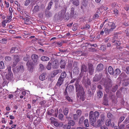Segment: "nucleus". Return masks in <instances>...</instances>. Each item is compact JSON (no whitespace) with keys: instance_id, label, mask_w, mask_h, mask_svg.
I'll use <instances>...</instances> for the list:
<instances>
[{"instance_id":"nucleus-40","label":"nucleus","mask_w":129,"mask_h":129,"mask_svg":"<svg viewBox=\"0 0 129 129\" xmlns=\"http://www.w3.org/2000/svg\"><path fill=\"white\" fill-rule=\"evenodd\" d=\"M71 12L70 13V16L72 17L74 14V9L73 7H72L71 10Z\"/></svg>"},{"instance_id":"nucleus-6","label":"nucleus","mask_w":129,"mask_h":129,"mask_svg":"<svg viewBox=\"0 0 129 129\" xmlns=\"http://www.w3.org/2000/svg\"><path fill=\"white\" fill-rule=\"evenodd\" d=\"M24 70V66L22 65H21L19 67H17L15 69H13V70L14 73L20 72H23Z\"/></svg>"},{"instance_id":"nucleus-21","label":"nucleus","mask_w":129,"mask_h":129,"mask_svg":"<svg viewBox=\"0 0 129 129\" xmlns=\"http://www.w3.org/2000/svg\"><path fill=\"white\" fill-rule=\"evenodd\" d=\"M109 27H110V29L112 31L115 29L116 27L114 23L112 22L110 23V24H109Z\"/></svg>"},{"instance_id":"nucleus-45","label":"nucleus","mask_w":129,"mask_h":129,"mask_svg":"<svg viewBox=\"0 0 129 129\" xmlns=\"http://www.w3.org/2000/svg\"><path fill=\"white\" fill-rule=\"evenodd\" d=\"M100 120L101 121L102 123H104V119H105V116L104 115L102 114L100 116Z\"/></svg>"},{"instance_id":"nucleus-51","label":"nucleus","mask_w":129,"mask_h":129,"mask_svg":"<svg viewBox=\"0 0 129 129\" xmlns=\"http://www.w3.org/2000/svg\"><path fill=\"white\" fill-rule=\"evenodd\" d=\"M54 112L53 110L51 109L50 110H49L47 111V114L48 115H50L52 114Z\"/></svg>"},{"instance_id":"nucleus-18","label":"nucleus","mask_w":129,"mask_h":129,"mask_svg":"<svg viewBox=\"0 0 129 129\" xmlns=\"http://www.w3.org/2000/svg\"><path fill=\"white\" fill-rule=\"evenodd\" d=\"M64 79L59 77L56 85L58 86L59 87L62 84L63 81Z\"/></svg>"},{"instance_id":"nucleus-12","label":"nucleus","mask_w":129,"mask_h":129,"mask_svg":"<svg viewBox=\"0 0 129 129\" xmlns=\"http://www.w3.org/2000/svg\"><path fill=\"white\" fill-rule=\"evenodd\" d=\"M102 77L101 74H99V75H96L93 78V80L95 82L98 81L101 79Z\"/></svg>"},{"instance_id":"nucleus-56","label":"nucleus","mask_w":129,"mask_h":129,"mask_svg":"<svg viewBox=\"0 0 129 129\" xmlns=\"http://www.w3.org/2000/svg\"><path fill=\"white\" fill-rule=\"evenodd\" d=\"M107 117L109 118H112L113 117L112 115L109 112L107 113Z\"/></svg>"},{"instance_id":"nucleus-17","label":"nucleus","mask_w":129,"mask_h":129,"mask_svg":"<svg viewBox=\"0 0 129 129\" xmlns=\"http://www.w3.org/2000/svg\"><path fill=\"white\" fill-rule=\"evenodd\" d=\"M87 66L83 64L82 65L81 69V72H86L87 71Z\"/></svg>"},{"instance_id":"nucleus-41","label":"nucleus","mask_w":129,"mask_h":129,"mask_svg":"<svg viewBox=\"0 0 129 129\" xmlns=\"http://www.w3.org/2000/svg\"><path fill=\"white\" fill-rule=\"evenodd\" d=\"M39 70L40 71H42L44 69V65L40 63L39 65Z\"/></svg>"},{"instance_id":"nucleus-53","label":"nucleus","mask_w":129,"mask_h":129,"mask_svg":"<svg viewBox=\"0 0 129 129\" xmlns=\"http://www.w3.org/2000/svg\"><path fill=\"white\" fill-rule=\"evenodd\" d=\"M100 49L103 51H105L106 50V46L104 45L101 46Z\"/></svg>"},{"instance_id":"nucleus-52","label":"nucleus","mask_w":129,"mask_h":129,"mask_svg":"<svg viewBox=\"0 0 129 129\" xmlns=\"http://www.w3.org/2000/svg\"><path fill=\"white\" fill-rule=\"evenodd\" d=\"M4 66L3 62L1 61L0 62V69H3L4 68Z\"/></svg>"},{"instance_id":"nucleus-23","label":"nucleus","mask_w":129,"mask_h":129,"mask_svg":"<svg viewBox=\"0 0 129 129\" xmlns=\"http://www.w3.org/2000/svg\"><path fill=\"white\" fill-rule=\"evenodd\" d=\"M108 71L109 73L111 75H113L114 73L112 68L111 66H109L108 68Z\"/></svg>"},{"instance_id":"nucleus-44","label":"nucleus","mask_w":129,"mask_h":129,"mask_svg":"<svg viewBox=\"0 0 129 129\" xmlns=\"http://www.w3.org/2000/svg\"><path fill=\"white\" fill-rule=\"evenodd\" d=\"M121 73V71L119 69H116L114 71V73L117 75L120 74Z\"/></svg>"},{"instance_id":"nucleus-8","label":"nucleus","mask_w":129,"mask_h":129,"mask_svg":"<svg viewBox=\"0 0 129 129\" xmlns=\"http://www.w3.org/2000/svg\"><path fill=\"white\" fill-rule=\"evenodd\" d=\"M74 86L73 85H70L67 86L64 92L65 95H66L67 93V91L68 92H72L74 90Z\"/></svg>"},{"instance_id":"nucleus-59","label":"nucleus","mask_w":129,"mask_h":129,"mask_svg":"<svg viewBox=\"0 0 129 129\" xmlns=\"http://www.w3.org/2000/svg\"><path fill=\"white\" fill-rule=\"evenodd\" d=\"M7 40L5 38H3L2 40H0V42L4 44L6 42Z\"/></svg>"},{"instance_id":"nucleus-11","label":"nucleus","mask_w":129,"mask_h":129,"mask_svg":"<svg viewBox=\"0 0 129 129\" xmlns=\"http://www.w3.org/2000/svg\"><path fill=\"white\" fill-rule=\"evenodd\" d=\"M129 84V78L127 77H126V78L124 79L122 85L123 86H126Z\"/></svg>"},{"instance_id":"nucleus-60","label":"nucleus","mask_w":129,"mask_h":129,"mask_svg":"<svg viewBox=\"0 0 129 129\" xmlns=\"http://www.w3.org/2000/svg\"><path fill=\"white\" fill-rule=\"evenodd\" d=\"M66 98L68 100L69 102H72V100L71 99V98L69 96H66Z\"/></svg>"},{"instance_id":"nucleus-64","label":"nucleus","mask_w":129,"mask_h":129,"mask_svg":"<svg viewBox=\"0 0 129 129\" xmlns=\"http://www.w3.org/2000/svg\"><path fill=\"white\" fill-rule=\"evenodd\" d=\"M126 73L127 74H129V66L127 67L125 70Z\"/></svg>"},{"instance_id":"nucleus-38","label":"nucleus","mask_w":129,"mask_h":129,"mask_svg":"<svg viewBox=\"0 0 129 129\" xmlns=\"http://www.w3.org/2000/svg\"><path fill=\"white\" fill-rule=\"evenodd\" d=\"M52 67V64L51 62L50 61L48 62L47 67V69L48 70H50L51 68Z\"/></svg>"},{"instance_id":"nucleus-58","label":"nucleus","mask_w":129,"mask_h":129,"mask_svg":"<svg viewBox=\"0 0 129 129\" xmlns=\"http://www.w3.org/2000/svg\"><path fill=\"white\" fill-rule=\"evenodd\" d=\"M119 129H124L125 127V125L124 124H121L119 126L118 125Z\"/></svg>"},{"instance_id":"nucleus-26","label":"nucleus","mask_w":129,"mask_h":129,"mask_svg":"<svg viewBox=\"0 0 129 129\" xmlns=\"http://www.w3.org/2000/svg\"><path fill=\"white\" fill-rule=\"evenodd\" d=\"M103 124V123L101 122L100 119H99L98 120L96 123V125L95 127H99L101 126L102 124Z\"/></svg>"},{"instance_id":"nucleus-27","label":"nucleus","mask_w":129,"mask_h":129,"mask_svg":"<svg viewBox=\"0 0 129 129\" xmlns=\"http://www.w3.org/2000/svg\"><path fill=\"white\" fill-rule=\"evenodd\" d=\"M53 4V0H51L49 4V5H48L47 7L46 8V9H47V10H50Z\"/></svg>"},{"instance_id":"nucleus-4","label":"nucleus","mask_w":129,"mask_h":129,"mask_svg":"<svg viewBox=\"0 0 129 129\" xmlns=\"http://www.w3.org/2000/svg\"><path fill=\"white\" fill-rule=\"evenodd\" d=\"M89 120L91 125L94 126V123L95 122L96 119L95 117L94 116L93 114V112L91 111L89 114Z\"/></svg>"},{"instance_id":"nucleus-31","label":"nucleus","mask_w":129,"mask_h":129,"mask_svg":"<svg viewBox=\"0 0 129 129\" xmlns=\"http://www.w3.org/2000/svg\"><path fill=\"white\" fill-rule=\"evenodd\" d=\"M51 122L52 123H53L54 125L56 127H58L60 125V124L57 121H51Z\"/></svg>"},{"instance_id":"nucleus-35","label":"nucleus","mask_w":129,"mask_h":129,"mask_svg":"<svg viewBox=\"0 0 129 129\" xmlns=\"http://www.w3.org/2000/svg\"><path fill=\"white\" fill-rule=\"evenodd\" d=\"M125 117L124 116H121L119 118L118 122V125H119V124L121 123L122 121L124 120L125 119Z\"/></svg>"},{"instance_id":"nucleus-28","label":"nucleus","mask_w":129,"mask_h":129,"mask_svg":"<svg viewBox=\"0 0 129 129\" xmlns=\"http://www.w3.org/2000/svg\"><path fill=\"white\" fill-rule=\"evenodd\" d=\"M102 91H100V90L97 91V95L98 98H101L103 96V93Z\"/></svg>"},{"instance_id":"nucleus-3","label":"nucleus","mask_w":129,"mask_h":129,"mask_svg":"<svg viewBox=\"0 0 129 129\" xmlns=\"http://www.w3.org/2000/svg\"><path fill=\"white\" fill-rule=\"evenodd\" d=\"M104 85L106 91H108L109 89L112 86V83L111 80L108 79L104 83Z\"/></svg>"},{"instance_id":"nucleus-9","label":"nucleus","mask_w":129,"mask_h":129,"mask_svg":"<svg viewBox=\"0 0 129 129\" xmlns=\"http://www.w3.org/2000/svg\"><path fill=\"white\" fill-rule=\"evenodd\" d=\"M82 82L84 84H87L88 85H90L91 84L90 80L85 76L83 78Z\"/></svg>"},{"instance_id":"nucleus-14","label":"nucleus","mask_w":129,"mask_h":129,"mask_svg":"<svg viewBox=\"0 0 129 129\" xmlns=\"http://www.w3.org/2000/svg\"><path fill=\"white\" fill-rule=\"evenodd\" d=\"M31 58L33 61L36 63L37 62L38 58V56L36 54H34L31 56Z\"/></svg>"},{"instance_id":"nucleus-46","label":"nucleus","mask_w":129,"mask_h":129,"mask_svg":"<svg viewBox=\"0 0 129 129\" xmlns=\"http://www.w3.org/2000/svg\"><path fill=\"white\" fill-rule=\"evenodd\" d=\"M129 122V116L125 119V120L123 122L124 124H127Z\"/></svg>"},{"instance_id":"nucleus-13","label":"nucleus","mask_w":129,"mask_h":129,"mask_svg":"<svg viewBox=\"0 0 129 129\" xmlns=\"http://www.w3.org/2000/svg\"><path fill=\"white\" fill-rule=\"evenodd\" d=\"M77 63L76 62H74L73 64V66L75 67L73 70V71L74 73H75V74H78L79 72V68L76 67Z\"/></svg>"},{"instance_id":"nucleus-33","label":"nucleus","mask_w":129,"mask_h":129,"mask_svg":"<svg viewBox=\"0 0 129 129\" xmlns=\"http://www.w3.org/2000/svg\"><path fill=\"white\" fill-rule=\"evenodd\" d=\"M66 76V74L65 72H63L61 73L60 78L63 79L65 78Z\"/></svg>"},{"instance_id":"nucleus-22","label":"nucleus","mask_w":129,"mask_h":129,"mask_svg":"<svg viewBox=\"0 0 129 129\" xmlns=\"http://www.w3.org/2000/svg\"><path fill=\"white\" fill-rule=\"evenodd\" d=\"M52 64V67L53 68L56 69L58 68V66L57 62L56 61H54L51 62Z\"/></svg>"},{"instance_id":"nucleus-48","label":"nucleus","mask_w":129,"mask_h":129,"mask_svg":"<svg viewBox=\"0 0 129 129\" xmlns=\"http://www.w3.org/2000/svg\"><path fill=\"white\" fill-rule=\"evenodd\" d=\"M5 60L7 62L10 61L11 60L12 58L10 57L6 56L5 57Z\"/></svg>"},{"instance_id":"nucleus-34","label":"nucleus","mask_w":129,"mask_h":129,"mask_svg":"<svg viewBox=\"0 0 129 129\" xmlns=\"http://www.w3.org/2000/svg\"><path fill=\"white\" fill-rule=\"evenodd\" d=\"M112 31L110 28H105L104 29L105 33L107 35L109 33H111Z\"/></svg>"},{"instance_id":"nucleus-61","label":"nucleus","mask_w":129,"mask_h":129,"mask_svg":"<svg viewBox=\"0 0 129 129\" xmlns=\"http://www.w3.org/2000/svg\"><path fill=\"white\" fill-rule=\"evenodd\" d=\"M73 117L74 119L77 120L78 119V116L76 114H73Z\"/></svg>"},{"instance_id":"nucleus-25","label":"nucleus","mask_w":129,"mask_h":129,"mask_svg":"<svg viewBox=\"0 0 129 129\" xmlns=\"http://www.w3.org/2000/svg\"><path fill=\"white\" fill-rule=\"evenodd\" d=\"M41 60L43 61H45L49 60H50V58L46 56H43L41 58Z\"/></svg>"},{"instance_id":"nucleus-39","label":"nucleus","mask_w":129,"mask_h":129,"mask_svg":"<svg viewBox=\"0 0 129 129\" xmlns=\"http://www.w3.org/2000/svg\"><path fill=\"white\" fill-rule=\"evenodd\" d=\"M118 87V86L116 85L113 86L111 90L113 92H115L117 90Z\"/></svg>"},{"instance_id":"nucleus-42","label":"nucleus","mask_w":129,"mask_h":129,"mask_svg":"<svg viewBox=\"0 0 129 129\" xmlns=\"http://www.w3.org/2000/svg\"><path fill=\"white\" fill-rule=\"evenodd\" d=\"M84 126L86 127H88L89 126L88 123V120L86 119L84 121Z\"/></svg>"},{"instance_id":"nucleus-57","label":"nucleus","mask_w":129,"mask_h":129,"mask_svg":"<svg viewBox=\"0 0 129 129\" xmlns=\"http://www.w3.org/2000/svg\"><path fill=\"white\" fill-rule=\"evenodd\" d=\"M24 21L26 22V24H28L29 23L30 21L29 18H24Z\"/></svg>"},{"instance_id":"nucleus-15","label":"nucleus","mask_w":129,"mask_h":129,"mask_svg":"<svg viewBox=\"0 0 129 129\" xmlns=\"http://www.w3.org/2000/svg\"><path fill=\"white\" fill-rule=\"evenodd\" d=\"M70 1L73 5L76 6H78L79 5V0H70Z\"/></svg>"},{"instance_id":"nucleus-63","label":"nucleus","mask_w":129,"mask_h":129,"mask_svg":"<svg viewBox=\"0 0 129 129\" xmlns=\"http://www.w3.org/2000/svg\"><path fill=\"white\" fill-rule=\"evenodd\" d=\"M46 102V101L43 100L42 101L40 102V104L42 106L44 105V104Z\"/></svg>"},{"instance_id":"nucleus-7","label":"nucleus","mask_w":129,"mask_h":129,"mask_svg":"<svg viewBox=\"0 0 129 129\" xmlns=\"http://www.w3.org/2000/svg\"><path fill=\"white\" fill-rule=\"evenodd\" d=\"M14 61L13 63V67H15L20 61V59L19 56L17 55H15L14 56Z\"/></svg>"},{"instance_id":"nucleus-47","label":"nucleus","mask_w":129,"mask_h":129,"mask_svg":"<svg viewBox=\"0 0 129 129\" xmlns=\"http://www.w3.org/2000/svg\"><path fill=\"white\" fill-rule=\"evenodd\" d=\"M78 24H74L73 25V27L72 28L74 31H75L77 29Z\"/></svg>"},{"instance_id":"nucleus-19","label":"nucleus","mask_w":129,"mask_h":129,"mask_svg":"<svg viewBox=\"0 0 129 129\" xmlns=\"http://www.w3.org/2000/svg\"><path fill=\"white\" fill-rule=\"evenodd\" d=\"M103 68V65L102 63L99 64L97 66L96 70L97 71H100L102 70Z\"/></svg>"},{"instance_id":"nucleus-29","label":"nucleus","mask_w":129,"mask_h":129,"mask_svg":"<svg viewBox=\"0 0 129 129\" xmlns=\"http://www.w3.org/2000/svg\"><path fill=\"white\" fill-rule=\"evenodd\" d=\"M59 72V71L58 70H56L53 71L51 74V76L52 77H53L56 75L58 74Z\"/></svg>"},{"instance_id":"nucleus-50","label":"nucleus","mask_w":129,"mask_h":129,"mask_svg":"<svg viewBox=\"0 0 129 129\" xmlns=\"http://www.w3.org/2000/svg\"><path fill=\"white\" fill-rule=\"evenodd\" d=\"M69 109L67 108H66L63 111L64 114L66 116L68 113Z\"/></svg>"},{"instance_id":"nucleus-30","label":"nucleus","mask_w":129,"mask_h":129,"mask_svg":"<svg viewBox=\"0 0 129 129\" xmlns=\"http://www.w3.org/2000/svg\"><path fill=\"white\" fill-rule=\"evenodd\" d=\"M39 7L38 6L36 5L34 6L33 10V11L34 13H36L39 11Z\"/></svg>"},{"instance_id":"nucleus-10","label":"nucleus","mask_w":129,"mask_h":129,"mask_svg":"<svg viewBox=\"0 0 129 129\" xmlns=\"http://www.w3.org/2000/svg\"><path fill=\"white\" fill-rule=\"evenodd\" d=\"M93 66L92 64H88L89 72L90 75H92L94 72V70Z\"/></svg>"},{"instance_id":"nucleus-43","label":"nucleus","mask_w":129,"mask_h":129,"mask_svg":"<svg viewBox=\"0 0 129 129\" xmlns=\"http://www.w3.org/2000/svg\"><path fill=\"white\" fill-rule=\"evenodd\" d=\"M111 119H107L106 122V126H109L110 125L111 123Z\"/></svg>"},{"instance_id":"nucleus-1","label":"nucleus","mask_w":129,"mask_h":129,"mask_svg":"<svg viewBox=\"0 0 129 129\" xmlns=\"http://www.w3.org/2000/svg\"><path fill=\"white\" fill-rule=\"evenodd\" d=\"M79 79H78L76 80L75 83L76 92L77 97L84 101L85 98V92L82 86L79 84Z\"/></svg>"},{"instance_id":"nucleus-24","label":"nucleus","mask_w":129,"mask_h":129,"mask_svg":"<svg viewBox=\"0 0 129 129\" xmlns=\"http://www.w3.org/2000/svg\"><path fill=\"white\" fill-rule=\"evenodd\" d=\"M63 129H71V126L68 124H63L61 126Z\"/></svg>"},{"instance_id":"nucleus-5","label":"nucleus","mask_w":129,"mask_h":129,"mask_svg":"<svg viewBox=\"0 0 129 129\" xmlns=\"http://www.w3.org/2000/svg\"><path fill=\"white\" fill-rule=\"evenodd\" d=\"M26 66L27 67L28 69L30 72H32L34 70V64L31 62L28 61L26 63Z\"/></svg>"},{"instance_id":"nucleus-37","label":"nucleus","mask_w":129,"mask_h":129,"mask_svg":"<svg viewBox=\"0 0 129 129\" xmlns=\"http://www.w3.org/2000/svg\"><path fill=\"white\" fill-rule=\"evenodd\" d=\"M45 74L44 73H43L42 74L39 76V78L40 80L43 81L44 80L45 78Z\"/></svg>"},{"instance_id":"nucleus-55","label":"nucleus","mask_w":129,"mask_h":129,"mask_svg":"<svg viewBox=\"0 0 129 129\" xmlns=\"http://www.w3.org/2000/svg\"><path fill=\"white\" fill-rule=\"evenodd\" d=\"M98 11L96 12L95 14L93 16V17L94 18H98L99 17V16L98 15Z\"/></svg>"},{"instance_id":"nucleus-62","label":"nucleus","mask_w":129,"mask_h":129,"mask_svg":"<svg viewBox=\"0 0 129 129\" xmlns=\"http://www.w3.org/2000/svg\"><path fill=\"white\" fill-rule=\"evenodd\" d=\"M30 3L28 0H26L24 3V5L26 6H27Z\"/></svg>"},{"instance_id":"nucleus-32","label":"nucleus","mask_w":129,"mask_h":129,"mask_svg":"<svg viewBox=\"0 0 129 129\" xmlns=\"http://www.w3.org/2000/svg\"><path fill=\"white\" fill-rule=\"evenodd\" d=\"M17 49H16V47H12L11 49L10 50V52L11 53H17Z\"/></svg>"},{"instance_id":"nucleus-2","label":"nucleus","mask_w":129,"mask_h":129,"mask_svg":"<svg viewBox=\"0 0 129 129\" xmlns=\"http://www.w3.org/2000/svg\"><path fill=\"white\" fill-rule=\"evenodd\" d=\"M10 66L7 67L6 70L8 72V74H6V78L9 80H12L13 79V75L12 73Z\"/></svg>"},{"instance_id":"nucleus-54","label":"nucleus","mask_w":129,"mask_h":129,"mask_svg":"<svg viewBox=\"0 0 129 129\" xmlns=\"http://www.w3.org/2000/svg\"><path fill=\"white\" fill-rule=\"evenodd\" d=\"M58 117L59 119L62 120L63 117V115L62 114H60L59 115Z\"/></svg>"},{"instance_id":"nucleus-49","label":"nucleus","mask_w":129,"mask_h":129,"mask_svg":"<svg viewBox=\"0 0 129 129\" xmlns=\"http://www.w3.org/2000/svg\"><path fill=\"white\" fill-rule=\"evenodd\" d=\"M94 116L95 118L99 117V112L97 111H95L94 113Z\"/></svg>"},{"instance_id":"nucleus-20","label":"nucleus","mask_w":129,"mask_h":129,"mask_svg":"<svg viewBox=\"0 0 129 129\" xmlns=\"http://www.w3.org/2000/svg\"><path fill=\"white\" fill-rule=\"evenodd\" d=\"M60 63L61 64L60 68L61 69L64 68L66 64L65 61L62 59L61 60L60 62Z\"/></svg>"},{"instance_id":"nucleus-16","label":"nucleus","mask_w":129,"mask_h":129,"mask_svg":"<svg viewBox=\"0 0 129 129\" xmlns=\"http://www.w3.org/2000/svg\"><path fill=\"white\" fill-rule=\"evenodd\" d=\"M45 15L48 18L52 16V14L51 12L46 9L45 11Z\"/></svg>"},{"instance_id":"nucleus-36","label":"nucleus","mask_w":129,"mask_h":129,"mask_svg":"<svg viewBox=\"0 0 129 129\" xmlns=\"http://www.w3.org/2000/svg\"><path fill=\"white\" fill-rule=\"evenodd\" d=\"M68 124L69 125H70V126H73L75 125V123L74 121L71 120L69 121Z\"/></svg>"}]
</instances>
